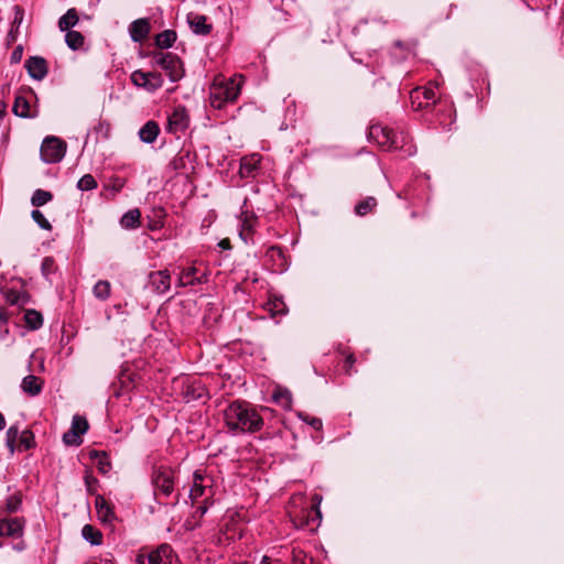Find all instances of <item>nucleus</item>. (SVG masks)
<instances>
[{
    "label": "nucleus",
    "mask_w": 564,
    "mask_h": 564,
    "mask_svg": "<svg viewBox=\"0 0 564 564\" xmlns=\"http://www.w3.org/2000/svg\"><path fill=\"white\" fill-rule=\"evenodd\" d=\"M12 111L21 118H34L37 116L36 109H33L29 100L22 95L15 97Z\"/></svg>",
    "instance_id": "20"
},
{
    "label": "nucleus",
    "mask_w": 564,
    "mask_h": 564,
    "mask_svg": "<svg viewBox=\"0 0 564 564\" xmlns=\"http://www.w3.org/2000/svg\"><path fill=\"white\" fill-rule=\"evenodd\" d=\"M259 161L254 160V156L248 159L243 158L240 163L239 174L241 177H250L254 175V172L258 170Z\"/></svg>",
    "instance_id": "33"
},
{
    "label": "nucleus",
    "mask_w": 564,
    "mask_h": 564,
    "mask_svg": "<svg viewBox=\"0 0 564 564\" xmlns=\"http://www.w3.org/2000/svg\"><path fill=\"white\" fill-rule=\"evenodd\" d=\"M20 434L21 431L17 424L11 425L6 433V446L9 449L10 455H13L15 452Z\"/></svg>",
    "instance_id": "31"
},
{
    "label": "nucleus",
    "mask_w": 564,
    "mask_h": 564,
    "mask_svg": "<svg viewBox=\"0 0 564 564\" xmlns=\"http://www.w3.org/2000/svg\"><path fill=\"white\" fill-rule=\"evenodd\" d=\"M90 458L96 460L98 470L106 475L111 469V463L106 452L91 451Z\"/></svg>",
    "instance_id": "30"
},
{
    "label": "nucleus",
    "mask_w": 564,
    "mask_h": 564,
    "mask_svg": "<svg viewBox=\"0 0 564 564\" xmlns=\"http://www.w3.org/2000/svg\"><path fill=\"white\" fill-rule=\"evenodd\" d=\"M257 221V216L254 214L241 213V226L240 228L246 229L248 231H253L254 224Z\"/></svg>",
    "instance_id": "44"
},
{
    "label": "nucleus",
    "mask_w": 564,
    "mask_h": 564,
    "mask_svg": "<svg viewBox=\"0 0 564 564\" xmlns=\"http://www.w3.org/2000/svg\"><path fill=\"white\" fill-rule=\"evenodd\" d=\"M29 76L35 80H42L48 73L47 62L42 56H30L24 64Z\"/></svg>",
    "instance_id": "14"
},
{
    "label": "nucleus",
    "mask_w": 564,
    "mask_h": 564,
    "mask_svg": "<svg viewBox=\"0 0 564 564\" xmlns=\"http://www.w3.org/2000/svg\"><path fill=\"white\" fill-rule=\"evenodd\" d=\"M239 94L240 88L235 80H228L215 86L210 94V105L216 109H221L225 104L236 101Z\"/></svg>",
    "instance_id": "4"
},
{
    "label": "nucleus",
    "mask_w": 564,
    "mask_h": 564,
    "mask_svg": "<svg viewBox=\"0 0 564 564\" xmlns=\"http://www.w3.org/2000/svg\"><path fill=\"white\" fill-rule=\"evenodd\" d=\"M187 401H203L207 398V391L203 386H188L185 391Z\"/></svg>",
    "instance_id": "36"
},
{
    "label": "nucleus",
    "mask_w": 564,
    "mask_h": 564,
    "mask_svg": "<svg viewBox=\"0 0 564 564\" xmlns=\"http://www.w3.org/2000/svg\"><path fill=\"white\" fill-rule=\"evenodd\" d=\"M172 557L171 545L164 543L148 553H140L137 556V564H171Z\"/></svg>",
    "instance_id": "7"
},
{
    "label": "nucleus",
    "mask_w": 564,
    "mask_h": 564,
    "mask_svg": "<svg viewBox=\"0 0 564 564\" xmlns=\"http://www.w3.org/2000/svg\"><path fill=\"white\" fill-rule=\"evenodd\" d=\"M177 39L174 30H164L155 36V44L158 47L165 50L173 46Z\"/></svg>",
    "instance_id": "27"
},
{
    "label": "nucleus",
    "mask_w": 564,
    "mask_h": 564,
    "mask_svg": "<svg viewBox=\"0 0 564 564\" xmlns=\"http://www.w3.org/2000/svg\"><path fill=\"white\" fill-rule=\"evenodd\" d=\"M126 181L121 177H113L110 180V182L106 185L107 189H110L113 192V194L119 193L124 187Z\"/></svg>",
    "instance_id": "47"
},
{
    "label": "nucleus",
    "mask_w": 564,
    "mask_h": 564,
    "mask_svg": "<svg viewBox=\"0 0 564 564\" xmlns=\"http://www.w3.org/2000/svg\"><path fill=\"white\" fill-rule=\"evenodd\" d=\"M43 380L34 375H29L22 379L21 389L30 397H36L43 389Z\"/></svg>",
    "instance_id": "23"
},
{
    "label": "nucleus",
    "mask_w": 564,
    "mask_h": 564,
    "mask_svg": "<svg viewBox=\"0 0 564 564\" xmlns=\"http://www.w3.org/2000/svg\"><path fill=\"white\" fill-rule=\"evenodd\" d=\"M9 321V314L3 307H0V325L8 324Z\"/></svg>",
    "instance_id": "58"
},
{
    "label": "nucleus",
    "mask_w": 564,
    "mask_h": 564,
    "mask_svg": "<svg viewBox=\"0 0 564 564\" xmlns=\"http://www.w3.org/2000/svg\"><path fill=\"white\" fill-rule=\"evenodd\" d=\"M150 32V23L148 19H138L134 20L129 25V34L133 42L140 43L142 42Z\"/></svg>",
    "instance_id": "19"
},
{
    "label": "nucleus",
    "mask_w": 564,
    "mask_h": 564,
    "mask_svg": "<svg viewBox=\"0 0 564 564\" xmlns=\"http://www.w3.org/2000/svg\"><path fill=\"white\" fill-rule=\"evenodd\" d=\"M145 288H150L155 294L162 295L171 289V274L169 270L150 272Z\"/></svg>",
    "instance_id": "9"
},
{
    "label": "nucleus",
    "mask_w": 564,
    "mask_h": 564,
    "mask_svg": "<svg viewBox=\"0 0 564 564\" xmlns=\"http://www.w3.org/2000/svg\"><path fill=\"white\" fill-rule=\"evenodd\" d=\"M13 549L17 550V551H23L25 549V544H24V542H20L18 544H15L13 546Z\"/></svg>",
    "instance_id": "64"
},
{
    "label": "nucleus",
    "mask_w": 564,
    "mask_h": 564,
    "mask_svg": "<svg viewBox=\"0 0 564 564\" xmlns=\"http://www.w3.org/2000/svg\"><path fill=\"white\" fill-rule=\"evenodd\" d=\"M155 64L164 69L171 82L175 83L183 77L182 62L180 57L173 53H156L153 56Z\"/></svg>",
    "instance_id": "5"
},
{
    "label": "nucleus",
    "mask_w": 564,
    "mask_h": 564,
    "mask_svg": "<svg viewBox=\"0 0 564 564\" xmlns=\"http://www.w3.org/2000/svg\"><path fill=\"white\" fill-rule=\"evenodd\" d=\"M160 133V126L154 120L147 121L139 130L138 135L143 143H153Z\"/></svg>",
    "instance_id": "22"
},
{
    "label": "nucleus",
    "mask_w": 564,
    "mask_h": 564,
    "mask_svg": "<svg viewBox=\"0 0 564 564\" xmlns=\"http://www.w3.org/2000/svg\"><path fill=\"white\" fill-rule=\"evenodd\" d=\"M78 23V13L75 8H70L58 20V28L61 31H72L70 28Z\"/></svg>",
    "instance_id": "26"
},
{
    "label": "nucleus",
    "mask_w": 564,
    "mask_h": 564,
    "mask_svg": "<svg viewBox=\"0 0 564 564\" xmlns=\"http://www.w3.org/2000/svg\"><path fill=\"white\" fill-rule=\"evenodd\" d=\"M94 131L97 133V134H101L102 138L107 139L109 137V133H110V123L107 122V121H102L100 120L95 127H94Z\"/></svg>",
    "instance_id": "48"
},
{
    "label": "nucleus",
    "mask_w": 564,
    "mask_h": 564,
    "mask_svg": "<svg viewBox=\"0 0 564 564\" xmlns=\"http://www.w3.org/2000/svg\"><path fill=\"white\" fill-rule=\"evenodd\" d=\"M213 479L210 477L204 476L199 470L194 471L193 485L189 490V499L192 500V505H194L200 497L213 498Z\"/></svg>",
    "instance_id": "8"
},
{
    "label": "nucleus",
    "mask_w": 564,
    "mask_h": 564,
    "mask_svg": "<svg viewBox=\"0 0 564 564\" xmlns=\"http://www.w3.org/2000/svg\"><path fill=\"white\" fill-rule=\"evenodd\" d=\"M8 335H9L8 324L0 325V340H4Z\"/></svg>",
    "instance_id": "60"
},
{
    "label": "nucleus",
    "mask_w": 564,
    "mask_h": 564,
    "mask_svg": "<svg viewBox=\"0 0 564 564\" xmlns=\"http://www.w3.org/2000/svg\"><path fill=\"white\" fill-rule=\"evenodd\" d=\"M137 377V373H120L118 378V383H113L112 386L113 394L119 398L124 393L129 392L130 390H132Z\"/></svg>",
    "instance_id": "21"
},
{
    "label": "nucleus",
    "mask_w": 564,
    "mask_h": 564,
    "mask_svg": "<svg viewBox=\"0 0 564 564\" xmlns=\"http://www.w3.org/2000/svg\"><path fill=\"white\" fill-rule=\"evenodd\" d=\"M23 51H24V48H23L22 44H19L14 47V50L10 56L11 64H18L21 62L22 56H23Z\"/></svg>",
    "instance_id": "52"
},
{
    "label": "nucleus",
    "mask_w": 564,
    "mask_h": 564,
    "mask_svg": "<svg viewBox=\"0 0 564 564\" xmlns=\"http://www.w3.org/2000/svg\"><path fill=\"white\" fill-rule=\"evenodd\" d=\"M4 297L11 305L22 306L28 303L29 295L23 290L8 289L4 291Z\"/></svg>",
    "instance_id": "25"
},
{
    "label": "nucleus",
    "mask_w": 564,
    "mask_h": 564,
    "mask_svg": "<svg viewBox=\"0 0 564 564\" xmlns=\"http://www.w3.org/2000/svg\"><path fill=\"white\" fill-rule=\"evenodd\" d=\"M209 274L207 271L198 272L196 278L186 281V283H192V285L204 284L208 282Z\"/></svg>",
    "instance_id": "54"
},
{
    "label": "nucleus",
    "mask_w": 564,
    "mask_h": 564,
    "mask_svg": "<svg viewBox=\"0 0 564 564\" xmlns=\"http://www.w3.org/2000/svg\"><path fill=\"white\" fill-rule=\"evenodd\" d=\"M131 83L138 88L154 93L163 86V77L160 73L134 70L130 76Z\"/></svg>",
    "instance_id": "6"
},
{
    "label": "nucleus",
    "mask_w": 564,
    "mask_h": 564,
    "mask_svg": "<svg viewBox=\"0 0 564 564\" xmlns=\"http://www.w3.org/2000/svg\"><path fill=\"white\" fill-rule=\"evenodd\" d=\"M26 326L32 329H39L43 325V316L35 310H28L24 314Z\"/></svg>",
    "instance_id": "34"
},
{
    "label": "nucleus",
    "mask_w": 564,
    "mask_h": 564,
    "mask_svg": "<svg viewBox=\"0 0 564 564\" xmlns=\"http://www.w3.org/2000/svg\"><path fill=\"white\" fill-rule=\"evenodd\" d=\"M65 42L70 50L77 51L83 47L85 37L78 31H67L65 34Z\"/></svg>",
    "instance_id": "32"
},
{
    "label": "nucleus",
    "mask_w": 564,
    "mask_h": 564,
    "mask_svg": "<svg viewBox=\"0 0 564 564\" xmlns=\"http://www.w3.org/2000/svg\"><path fill=\"white\" fill-rule=\"evenodd\" d=\"M85 486L90 495H95V486L98 484V479L90 474H86L84 477Z\"/></svg>",
    "instance_id": "50"
},
{
    "label": "nucleus",
    "mask_w": 564,
    "mask_h": 564,
    "mask_svg": "<svg viewBox=\"0 0 564 564\" xmlns=\"http://www.w3.org/2000/svg\"><path fill=\"white\" fill-rule=\"evenodd\" d=\"M21 506V499L18 497H10L7 499L6 508L9 512H15Z\"/></svg>",
    "instance_id": "51"
},
{
    "label": "nucleus",
    "mask_w": 564,
    "mask_h": 564,
    "mask_svg": "<svg viewBox=\"0 0 564 564\" xmlns=\"http://www.w3.org/2000/svg\"><path fill=\"white\" fill-rule=\"evenodd\" d=\"M189 126V116L184 106H175L167 119V130L172 133L183 132Z\"/></svg>",
    "instance_id": "12"
},
{
    "label": "nucleus",
    "mask_w": 564,
    "mask_h": 564,
    "mask_svg": "<svg viewBox=\"0 0 564 564\" xmlns=\"http://www.w3.org/2000/svg\"><path fill=\"white\" fill-rule=\"evenodd\" d=\"M95 507L97 510V514L99 520L102 523L110 524L116 520V513L113 511L112 506L101 495H96Z\"/></svg>",
    "instance_id": "17"
},
{
    "label": "nucleus",
    "mask_w": 564,
    "mask_h": 564,
    "mask_svg": "<svg viewBox=\"0 0 564 564\" xmlns=\"http://www.w3.org/2000/svg\"><path fill=\"white\" fill-rule=\"evenodd\" d=\"M394 130L381 124H373L369 128L368 137L376 141L377 144L384 151H391L393 144L392 135Z\"/></svg>",
    "instance_id": "13"
},
{
    "label": "nucleus",
    "mask_w": 564,
    "mask_h": 564,
    "mask_svg": "<svg viewBox=\"0 0 564 564\" xmlns=\"http://www.w3.org/2000/svg\"><path fill=\"white\" fill-rule=\"evenodd\" d=\"M198 273V269L196 267H188L182 271V282L186 283V281L196 278Z\"/></svg>",
    "instance_id": "53"
},
{
    "label": "nucleus",
    "mask_w": 564,
    "mask_h": 564,
    "mask_svg": "<svg viewBox=\"0 0 564 564\" xmlns=\"http://www.w3.org/2000/svg\"><path fill=\"white\" fill-rule=\"evenodd\" d=\"M214 505V499L210 497H206L204 499L203 505L198 506L195 511V516L202 518L208 511L209 507Z\"/></svg>",
    "instance_id": "49"
},
{
    "label": "nucleus",
    "mask_w": 564,
    "mask_h": 564,
    "mask_svg": "<svg viewBox=\"0 0 564 564\" xmlns=\"http://www.w3.org/2000/svg\"><path fill=\"white\" fill-rule=\"evenodd\" d=\"M187 22L191 30L196 35H208L213 31V24L208 23V18L199 13L187 14Z\"/></svg>",
    "instance_id": "16"
},
{
    "label": "nucleus",
    "mask_w": 564,
    "mask_h": 564,
    "mask_svg": "<svg viewBox=\"0 0 564 564\" xmlns=\"http://www.w3.org/2000/svg\"><path fill=\"white\" fill-rule=\"evenodd\" d=\"M269 252L271 253V257H274V256L283 257L282 249L280 247H278V246H272L269 249Z\"/></svg>",
    "instance_id": "59"
},
{
    "label": "nucleus",
    "mask_w": 564,
    "mask_h": 564,
    "mask_svg": "<svg viewBox=\"0 0 564 564\" xmlns=\"http://www.w3.org/2000/svg\"><path fill=\"white\" fill-rule=\"evenodd\" d=\"M63 442L69 446H79L82 444L80 435L74 432L72 429L64 433Z\"/></svg>",
    "instance_id": "43"
},
{
    "label": "nucleus",
    "mask_w": 564,
    "mask_h": 564,
    "mask_svg": "<svg viewBox=\"0 0 564 564\" xmlns=\"http://www.w3.org/2000/svg\"><path fill=\"white\" fill-rule=\"evenodd\" d=\"M66 142L56 137H46L41 145V159L47 164L61 162L66 153Z\"/></svg>",
    "instance_id": "3"
},
{
    "label": "nucleus",
    "mask_w": 564,
    "mask_h": 564,
    "mask_svg": "<svg viewBox=\"0 0 564 564\" xmlns=\"http://www.w3.org/2000/svg\"><path fill=\"white\" fill-rule=\"evenodd\" d=\"M25 520L23 518H0V536L19 539L24 533Z\"/></svg>",
    "instance_id": "11"
},
{
    "label": "nucleus",
    "mask_w": 564,
    "mask_h": 564,
    "mask_svg": "<svg viewBox=\"0 0 564 564\" xmlns=\"http://www.w3.org/2000/svg\"><path fill=\"white\" fill-rule=\"evenodd\" d=\"M194 160L189 150H181L170 162V166L176 172H188L194 170Z\"/></svg>",
    "instance_id": "18"
},
{
    "label": "nucleus",
    "mask_w": 564,
    "mask_h": 564,
    "mask_svg": "<svg viewBox=\"0 0 564 564\" xmlns=\"http://www.w3.org/2000/svg\"><path fill=\"white\" fill-rule=\"evenodd\" d=\"M89 425H88V421L86 420V417L82 416V415H74L73 416V420H72V426L70 429L76 432L78 435H83L87 432Z\"/></svg>",
    "instance_id": "40"
},
{
    "label": "nucleus",
    "mask_w": 564,
    "mask_h": 564,
    "mask_svg": "<svg viewBox=\"0 0 564 564\" xmlns=\"http://www.w3.org/2000/svg\"><path fill=\"white\" fill-rule=\"evenodd\" d=\"M97 187V181L91 174H85L77 182V188L79 191H91Z\"/></svg>",
    "instance_id": "41"
},
{
    "label": "nucleus",
    "mask_w": 564,
    "mask_h": 564,
    "mask_svg": "<svg viewBox=\"0 0 564 564\" xmlns=\"http://www.w3.org/2000/svg\"><path fill=\"white\" fill-rule=\"evenodd\" d=\"M411 104L414 110L431 109L440 115L443 111L451 112V107L446 102L437 101L436 94L433 88L417 87L411 91Z\"/></svg>",
    "instance_id": "2"
},
{
    "label": "nucleus",
    "mask_w": 564,
    "mask_h": 564,
    "mask_svg": "<svg viewBox=\"0 0 564 564\" xmlns=\"http://www.w3.org/2000/svg\"><path fill=\"white\" fill-rule=\"evenodd\" d=\"M93 294L99 301H107L111 294V284L108 280H99L93 286Z\"/></svg>",
    "instance_id": "28"
},
{
    "label": "nucleus",
    "mask_w": 564,
    "mask_h": 564,
    "mask_svg": "<svg viewBox=\"0 0 564 564\" xmlns=\"http://www.w3.org/2000/svg\"><path fill=\"white\" fill-rule=\"evenodd\" d=\"M152 484L155 490H159L163 496L169 497L174 490L172 470L165 468L154 469L152 475Z\"/></svg>",
    "instance_id": "10"
},
{
    "label": "nucleus",
    "mask_w": 564,
    "mask_h": 564,
    "mask_svg": "<svg viewBox=\"0 0 564 564\" xmlns=\"http://www.w3.org/2000/svg\"><path fill=\"white\" fill-rule=\"evenodd\" d=\"M354 364H355V357L352 355H349L345 360L346 372L348 375H351V368H352Z\"/></svg>",
    "instance_id": "57"
},
{
    "label": "nucleus",
    "mask_w": 564,
    "mask_h": 564,
    "mask_svg": "<svg viewBox=\"0 0 564 564\" xmlns=\"http://www.w3.org/2000/svg\"><path fill=\"white\" fill-rule=\"evenodd\" d=\"M18 442L20 448L23 451H29L36 446L35 437L31 430L22 431Z\"/></svg>",
    "instance_id": "38"
},
{
    "label": "nucleus",
    "mask_w": 564,
    "mask_h": 564,
    "mask_svg": "<svg viewBox=\"0 0 564 564\" xmlns=\"http://www.w3.org/2000/svg\"><path fill=\"white\" fill-rule=\"evenodd\" d=\"M18 33H19V29L11 28V30L9 31V33L7 35L8 44H11V43H13L17 40Z\"/></svg>",
    "instance_id": "56"
},
{
    "label": "nucleus",
    "mask_w": 564,
    "mask_h": 564,
    "mask_svg": "<svg viewBox=\"0 0 564 564\" xmlns=\"http://www.w3.org/2000/svg\"><path fill=\"white\" fill-rule=\"evenodd\" d=\"M253 231H248L246 229L240 228L239 236L245 241V243H249L252 241Z\"/></svg>",
    "instance_id": "55"
},
{
    "label": "nucleus",
    "mask_w": 564,
    "mask_h": 564,
    "mask_svg": "<svg viewBox=\"0 0 564 564\" xmlns=\"http://www.w3.org/2000/svg\"><path fill=\"white\" fill-rule=\"evenodd\" d=\"M82 536L91 545H100L102 543V533L90 524L83 527Z\"/></svg>",
    "instance_id": "29"
},
{
    "label": "nucleus",
    "mask_w": 564,
    "mask_h": 564,
    "mask_svg": "<svg viewBox=\"0 0 564 564\" xmlns=\"http://www.w3.org/2000/svg\"><path fill=\"white\" fill-rule=\"evenodd\" d=\"M299 417L316 431H319L323 426L322 420L318 417L310 416L308 414H305L303 412L299 413Z\"/></svg>",
    "instance_id": "45"
},
{
    "label": "nucleus",
    "mask_w": 564,
    "mask_h": 564,
    "mask_svg": "<svg viewBox=\"0 0 564 564\" xmlns=\"http://www.w3.org/2000/svg\"><path fill=\"white\" fill-rule=\"evenodd\" d=\"M273 306H274V311H275L276 313H281V314H283V313H284V306H285V305H284V303H283L282 301L274 302V303H273Z\"/></svg>",
    "instance_id": "61"
},
{
    "label": "nucleus",
    "mask_w": 564,
    "mask_h": 564,
    "mask_svg": "<svg viewBox=\"0 0 564 564\" xmlns=\"http://www.w3.org/2000/svg\"><path fill=\"white\" fill-rule=\"evenodd\" d=\"M141 213L138 208L124 213L120 219V225L124 229H135L140 225Z\"/></svg>",
    "instance_id": "24"
},
{
    "label": "nucleus",
    "mask_w": 564,
    "mask_h": 564,
    "mask_svg": "<svg viewBox=\"0 0 564 564\" xmlns=\"http://www.w3.org/2000/svg\"><path fill=\"white\" fill-rule=\"evenodd\" d=\"M53 199V194L45 189H36L34 191L31 197V204L35 207H41Z\"/></svg>",
    "instance_id": "37"
},
{
    "label": "nucleus",
    "mask_w": 564,
    "mask_h": 564,
    "mask_svg": "<svg viewBox=\"0 0 564 564\" xmlns=\"http://www.w3.org/2000/svg\"><path fill=\"white\" fill-rule=\"evenodd\" d=\"M7 113V104L3 100H0V122L3 120Z\"/></svg>",
    "instance_id": "62"
},
{
    "label": "nucleus",
    "mask_w": 564,
    "mask_h": 564,
    "mask_svg": "<svg viewBox=\"0 0 564 564\" xmlns=\"http://www.w3.org/2000/svg\"><path fill=\"white\" fill-rule=\"evenodd\" d=\"M13 13H14V15H13V21H12L11 28L19 29L24 19V10L20 6H14Z\"/></svg>",
    "instance_id": "46"
},
{
    "label": "nucleus",
    "mask_w": 564,
    "mask_h": 564,
    "mask_svg": "<svg viewBox=\"0 0 564 564\" xmlns=\"http://www.w3.org/2000/svg\"><path fill=\"white\" fill-rule=\"evenodd\" d=\"M391 139L393 141L391 151L402 152L403 158L412 156L416 153V147L413 144L411 138L406 133L402 131H394Z\"/></svg>",
    "instance_id": "15"
},
{
    "label": "nucleus",
    "mask_w": 564,
    "mask_h": 564,
    "mask_svg": "<svg viewBox=\"0 0 564 564\" xmlns=\"http://www.w3.org/2000/svg\"><path fill=\"white\" fill-rule=\"evenodd\" d=\"M57 265L53 257H45L41 263V273L50 282L51 276L56 272Z\"/></svg>",
    "instance_id": "39"
},
{
    "label": "nucleus",
    "mask_w": 564,
    "mask_h": 564,
    "mask_svg": "<svg viewBox=\"0 0 564 564\" xmlns=\"http://www.w3.org/2000/svg\"><path fill=\"white\" fill-rule=\"evenodd\" d=\"M261 564H278L275 561H272L270 557L268 556H263L262 561H261Z\"/></svg>",
    "instance_id": "63"
},
{
    "label": "nucleus",
    "mask_w": 564,
    "mask_h": 564,
    "mask_svg": "<svg viewBox=\"0 0 564 564\" xmlns=\"http://www.w3.org/2000/svg\"><path fill=\"white\" fill-rule=\"evenodd\" d=\"M31 217L41 229H44V230L52 229L51 223L45 218V216L43 215V213L41 210L33 209L31 213Z\"/></svg>",
    "instance_id": "42"
},
{
    "label": "nucleus",
    "mask_w": 564,
    "mask_h": 564,
    "mask_svg": "<svg viewBox=\"0 0 564 564\" xmlns=\"http://www.w3.org/2000/svg\"><path fill=\"white\" fill-rule=\"evenodd\" d=\"M377 206V199L373 196H368L355 206V213L358 216H366L371 213Z\"/></svg>",
    "instance_id": "35"
},
{
    "label": "nucleus",
    "mask_w": 564,
    "mask_h": 564,
    "mask_svg": "<svg viewBox=\"0 0 564 564\" xmlns=\"http://www.w3.org/2000/svg\"><path fill=\"white\" fill-rule=\"evenodd\" d=\"M227 427L232 433H256L263 426V419L248 402L236 400L224 410Z\"/></svg>",
    "instance_id": "1"
}]
</instances>
